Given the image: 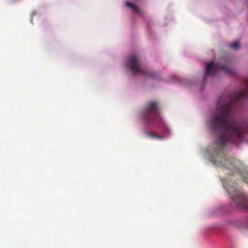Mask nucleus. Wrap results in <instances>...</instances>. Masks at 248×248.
<instances>
[{
    "label": "nucleus",
    "instance_id": "4",
    "mask_svg": "<svg viewBox=\"0 0 248 248\" xmlns=\"http://www.w3.org/2000/svg\"><path fill=\"white\" fill-rule=\"evenodd\" d=\"M222 70L225 73L229 75H233L235 73L234 70L226 65L220 64L219 63L214 64L212 61L206 63V69L204 75V80H206V76L208 75L214 76L217 73L218 70Z\"/></svg>",
    "mask_w": 248,
    "mask_h": 248
},
{
    "label": "nucleus",
    "instance_id": "9",
    "mask_svg": "<svg viewBox=\"0 0 248 248\" xmlns=\"http://www.w3.org/2000/svg\"><path fill=\"white\" fill-rule=\"evenodd\" d=\"M165 131L166 132H168L169 131L168 128H167V127H165Z\"/></svg>",
    "mask_w": 248,
    "mask_h": 248
},
{
    "label": "nucleus",
    "instance_id": "7",
    "mask_svg": "<svg viewBox=\"0 0 248 248\" xmlns=\"http://www.w3.org/2000/svg\"><path fill=\"white\" fill-rule=\"evenodd\" d=\"M126 5L132 9L134 11L136 12H139L138 8L135 5L132 4L131 2H127L126 3Z\"/></svg>",
    "mask_w": 248,
    "mask_h": 248
},
{
    "label": "nucleus",
    "instance_id": "6",
    "mask_svg": "<svg viewBox=\"0 0 248 248\" xmlns=\"http://www.w3.org/2000/svg\"><path fill=\"white\" fill-rule=\"evenodd\" d=\"M126 5L132 9L134 11L136 12H139L138 8L135 5L132 4L131 2H127L126 3Z\"/></svg>",
    "mask_w": 248,
    "mask_h": 248
},
{
    "label": "nucleus",
    "instance_id": "5",
    "mask_svg": "<svg viewBox=\"0 0 248 248\" xmlns=\"http://www.w3.org/2000/svg\"><path fill=\"white\" fill-rule=\"evenodd\" d=\"M144 134L148 137L151 139H158L161 140L163 139V137L161 136L157 135L155 133L147 131L144 132Z\"/></svg>",
    "mask_w": 248,
    "mask_h": 248
},
{
    "label": "nucleus",
    "instance_id": "3",
    "mask_svg": "<svg viewBox=\"0 0 248 248\" xmlns=\"http://www.w3.org/2000/svg\"><path fill=\"white\" fill-rule=\"evenodd\" d=\"M127 66L134 74H139L156 78L157 73L151 69H147L136 55H132L129 58Z\"/></svg>",
    "mask_w": 248,
    "mask_h": 248
},
{
    "label": "nucleus",
    "instance_id": "8",
    "mask_svg": "<svg viewBox=\"0 0 248 248\" xmlns=\"http://www.w3.org/2000/svg\"><path fill=\"white\" fill-rule=\"evenodd\" d=\"M230 47L233 49L237 50L239 48L240 46L238 42H235L231 44L230 45Z\"/></svg>",
    "mask_w": 248,
    "mask_h": 248
},
{
    "label": "nucleus",
    "instance_id": "2",
    "mask_svg": "<svg viewBox=\"0 0 248 248\" xmlns=\"http://www.w3.org/2000/svg\"><path fill=\"white\" fill-rule=\"evenodd\" d=\"M157 103L156 101H151L146 106L143 118L147 124H154L158 127L164 125V122L159 113Z\"/></svg>",
    "mask_w": 248,
    "mask_h": 248
},
{
    "label": "nucleus",
    "instance_id": "1",
    "mask_svg": "<svg viewBox=\"0 0 248 248\" xmlns=\"http://www.w3.org/2000/svg\"><path fill=\"white\" fill-rule=\"evenodd\" d=\"M246 89L237 93L224 94L217 100V110L210 120L211 129L216 132H221L217 141V147L214 152L216 157L211 158V161L217 166H221L229 169L232 174L239 173L244 182L248 184V172L241 171L242 163L234 158L228 157L223 151V147L228 142L236 143L243 139L244 133L248 131L244 125L237 122L233 111L235 104L248 97V80L246 82Z\"/></svg>",
    "mask_w": 248,
    "mask_h": 248
}]
</instances>
